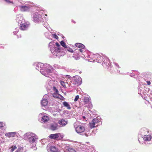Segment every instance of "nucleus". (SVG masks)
Returning <instances> with one entry per match:
<instances>
[{"label":"nucleus","mask_w":152,"mask_h":152,"mask_svg":"<svg viewBox=\"0 0 152 152\" xmlns=\"http://www.w3.org/2000/svg\"><path fill=\"white\" fill-rule=\"evenodd\" d=\"M33 65L36 69L38 71L40 70L41 73L46 77L51 76L53 71V67L48 64L35 63Z\"/></svg>","instance_id":"f257e3e1"},{"label":"nucleus","mask_w":152,"mask_h":152,"mask_svg":"<svg viewBox=\"0 0 152 152\" xmlns=\"http://www.w3.org/2000/svg\"><path fill=\"white\" fill-rule=\"evenodd\" d=\"M56 45L57 47H55L53 42H51L49 44V47L50 50L53 55L58 56H61L66 54V50L61 47L58 42L56 43Z\"/></svg>","instance_id":"f03ea898"},{"label":"nucleus","mask_w":152,"mask_h":152,"mask_svg":"<svg viewBox=\"0 0 152 152\" xmlns=\"http://www.w3.org/2000/svg\"><path fill=\"white\" fill-rule=\"evenodd\" d=\"M24 139L28 140L31 146V148L36 150L37 148L36 147L38 139L37 136L34 133L28 132L25 133L23 136Z\"/></svg>","instance_id":"7ed1b4c3"},{"label":"nucleus","mask_w":152,"mask_h":152,"mask_svg":"<svg viewBox=\"0 0 152 152\" xmlns=\"http://www.w3.org/2000/svg\"><path fill=\"white\" fill-rule=\"evenodd\" d=\"M16 20V22L18 23V25L20 26L19 28L20 30H25L27 29L29 25V23L25 20L21 14L17 15Z\"/></svg>","instance_id":"20e7f679"},{"label":"nucleus","mask_w":152,"mask_h":152,"mask_svg":"<svg viewBox=\"0 0 152 152\" xmlns=\"http://www.w3.org/2000/svg\"><path fill=\"white\" fill-rule=\"evenodd\" d=\"M78 122H75L74 124V126L76 132L78 134L81 135H85L86 136H88L87 134L86 133L85 131L84 127L81 125H78Z\"/></svg>","instance_id":"39448f33"},{"label":"nucleus","mask_w":152,"mask_h":152,"mask_svg":"<svg viewBox=\"0 0 152 152\" xmlns=\"http://www.w3.org/2000/svg\"><path fill=\"white\" fill-rule=\"evenodd\" d=\"M32 20L35 23H38L42 21V16L37 12L33 13L31 15Z\"/></svg>","instance_id":"423d86ee"},{"label":"nucleus","mask_w":152,"mask_h":152,"mask_svg":"<svg viewBox=\"0 0 152 152\" xmlns=\"http://www.w3.org/2000/svg\"><path fill=\"white\" fill-rule=\"evenodd\" d=\"M39 119L41 123H46L49 120V117L44 113H40L39 115Z\"/></svg>","instance_id":"0eeeda50"},{"label":"nucleus","mask_w":152,"mask_h":152,"mask_svg":"<svg viewBox=\"0 0 152 152\" xmlns=\"http://www.w3.org/2000/svg\"><path fill=\"white\" fill-rule=\"evenodd\" d=\"M82 79L79 76L76 75L72 77V82L75 85H80L82 83Z\"/></svg>","instance_id":"6e6552de"},{"label":"nucleus","mask_w":152,"mask_h":152,"mask_svg":"<svg viewBox=\"0 0 152 152\" xmlns=\"http://www.w3.org/2000/svg\"><path fill=\"white\" fill-rule=\"evenodd\" d=\"M49 98V96L47 94H45L43 96L41 102V107H42L46 108L48 107V99Z\"/></svg>","instance_id":"1a4fd4ad"},{"label":"nucleus","mask_w":152,"mask_h":152,"mask_svg":"<svg viewBox=\"0 0 152 152\" xmlns=\"http://www.w3.org/2000/svg\"><path fill=\"white\" fill-rule=\"evenodd\" d=\"M47 148L48 152H60L58 148L54 146L51 145L50 144H48Z\"/></svg>","instance_id":"9d476101"},{"label":"nucleus","mask_w":152,"mask_h":152,"mask_svg":"<svg viewBox=\"0 0 152 152\" xmlns=\"http://www.w3.org/2000/svg\"><path fill=\"white\" fill-rule=\"evenodd\" d=\"M147 88L143 87V85H140L138 87V93L141 95V93L145 95L147 91Z\"/></svg>","instance_id":"9b49d317"},{"label":"nucleus","mask_w":152,"mask_h":152,"mask_svg":"<svg viewBox=\"0 0 152 152\" xmlns=\"http://www.w3.org/2000/svg\"><path fill=\"white\" fill-rule=\"evenodd\" d=\"M19 7L20 10L21 11L24 12L29 11L30 9L32 6L31 5L25 4L23 5L19 6Z\"/></svg>","instance_id":"f8f14e48"},{"label":"nucleus","mask_w":152,"mask_h":152,"mask_svg":"<svg viewBox=\"0 0 152 152\" xmlns=\"http://www.w3.org/2000/svg\"><path fill=\"white\" fill-rule=\"evenodd\" d=\"M149 131L148 129L145 128H142L139 133V137H142L144 136V135H147L148 134Z\"/></svg>","instance_id":"ddd939ff"},{"label":"nucleus","mask_w":152,"mask_h":152,"mask_svg":"<svg viewBox=\"0 0 152 152\" xmlns=\"http://www.w3.org/2000/svg\"><path fill=\"white\" fill-rule=\"evenodd\" d=\"M103 64H104L107 67L111 66L110 63L109 58L105 56H103Z\"/></svg>","instance_id":"4468645a"},{"label":"nucleus","mask_w":152,"mask_h":152,"mask_svg":"<svg viewBox=\"0 0 152 152\" xmlns=\"http://www.w3.org/2000/svg\"><path fill=\"white\" fill-rule=\"evenodd\" d=\"M84 101L85 103L88 104V108H91L92 107V105L91 103V99L88 97H85L84 98Z\"/></svg>","instance_id":"2eb2a0df"},{"label":"nucleus","mask_w":152,"mask_h":152,"mask_svg":"<svg viewBox=\"0 0 152 152\" xmlns=\"http://www.w3.org/2000/svg\"><path fill=\"white\" fill-rule=\"evenodd\" d=\"M58 128V124L56 123L51 124L50 125V129L53 131L56 130Z\"/></svg>","instance_id":"dca6fc26"},{"label":"nucleus","mask_w":152,"mask_h":152,"mask_svg":"<svg viewBox=\"0 0 152 152\" xmlns=\"http://www.w3.org/2000/svg\"><path fill=\"white\" fill-rule=\"evenodd\" d=\"M144 135L142 137L143 138V140L146 141H149L151 140L152 137L150 134H148L147 135Z\"/></svg>","instance_id":"f3484780"},{"label":"nucleus","mask_w":152,"mask_h":152,"mask_svg":"<svg viewBox=\"0 0 152 152\" xmlns=\"http://www.w3.org/2000/svg\"><path fill=\"white\" fill-rule=\"evenodd\" d=\"M89 58H94V60L93 61H96L97 60V58H101L100 55L98 54H91L90 56H88Z\"/></svg>","instance_id":"a211bd4d"},{"label":"nucleus","mask_w":152,"mask_h":152,"mask_svg":"<svg viewBox=\"0 0 152 152\" xmlns=\"http://www.w3.org/2000/svg\"><path fill=\"white\" fill-rule=\"evenodd\" d=\"M68 123L67 120H66L64 119H61L58 121V123L61 125L65 126Z\"/></svg>","instance_id":"6ab92c4d"},{"label":"nucleus","mask_w":152,"mask_h":152,"mask_svg":"<svg viewBox=\"0 0 152 152\" xmlns=\"http://www.w3.org/2000/svg\"><path fill=\"white\" fill-rule=\"evenodd\" d=\"M60 135V133L51 134L49 135V137L50 139H56L58 138Z\"/></svg>","instance_id":"aec40b11"},{"label":"nucleus","mask_w":152,"mask_h":152,"mask_svg":"<svg viewBox=\"0 0 152 152\" xmlns=\"http://www.w3.org/2000/svg\"><path fill=\"white\" fill-rule=\"evenodd\" d=\"M17 133L16 132H9L5 134V135L8 137H14Z\"/></svg>","instance_id":"412c9836"},{"label":"nucleus","mask_w":152,"mask_h":152,"mask_svg":"<svg viewBox=\"0 0 152 152\" xmlns=\"http://www.w3.org/2000/svg\"><path fill=\"white\" fill-rule=\"evenodd\" d=\"M63 104L64 107L66 108L67 109L70 110L71 109V107H70V105L68 102H64L63 103Z\"/></svg>","instance_id":"4be33fe9"},{"label":"nucleus","mask_w":152,"mask_h":152,"mask_svg":"<svg viewBox=\"0 0 152 152\" xmlns=\"http://www.w3.org/2000/svg\"><path fill=\"white\" fill-rule=\"evenodd\" d=\"M98 125L96 124L92 120L89 123V127L91 129L96 127Z\"/></svg>","instance_id":"5701e85b"},{"label":"nucleus","mask_w":152,"mask_h":152,"mask_svg":"<svg viewBox=\"0 0 152 152\" xmlns=\"http://www.w3.org/2000/svg\"><path fill=\"white\" fill-rule=\"evenodd\" d=\"M75 45L76 47L79 48L84 49L85 47V46L83 44L80 43H76Z\"/></svg>","instance_id":"b1692460"},{"label":"nucleus","mask_w":152,"mask_h":152,"mask_svg":"<svg viewBox=\"0 0 152 152\" xmlns=\"http://www.w3.org/2000/svg\"><path fill=\"white\" fill-rule=\"evenodd\" d=\"M53 97H56V98H60L61 100H64V98L62 96L57 94H53Z\"/></svg>","instance_id":"393cba45"},{"label":"nucleus","mask_w":152,"mask_h":152,"mask_svg":"<svg viewBox=\"0 0 152 152\" xmlns=\"http://www.w3.org/2000/svg\"><path fill=\"white\" fill-rule=\"evenodd\" d=\"M101 58H97L96 61L99 63H102L103 64V56H100Z\"/></svg>","instance_id":"a878e982"},{"label":"nucleus","mask_w":152,"mask_h":152,"mask_svg":"<svg viewBox=\"0 0 152 152\" xmlns=\"http://www.w3.org/2000/svg\"><path fill=\"white\" fill-rule=\"evenodd\" d=\"M64 50H66V53L67 52V51H68L69 52L71 53H73V51L72 49L70 48L69 47L67 46L66 47V48H64Z\"/></svg>","instance_id":"bb28decb"},{"label":"nucleus","mask_w":152,"mask_h":152,"mask_svg":"<svg viewBox=\"0 0 152 152\" xmlns=\"http://www.w3.org/2000/svg\"><path fill=\"white\" fill-rule=\"evenodd\" d=\"M0 129H1L4 130H5L6 129L5 124H4L2 122H0Z\"/></svg>","instance_id":"cd10ccee"},{"label":"nucleus","mask_w":152,"mask_h":152,"mask_svg":"<svg viewBox=\"0 0 152 152\" xmlns=\"http://www.w3.org/2000/svg\"><path fill=\"white\" fill-rule=\"evenodd\" d=\"M92 121L96 125H98L100 122L99 119L98 118L93 119Z\"/></svg>","instance_id":"c85d7f7f"},{"label":"nucleus","mask_w":152,"mask_h":152,"mask_svg":"<svg viewBox=\"0 0 152 152\" xmlns=\"http://www.w3.org/2000/svg\"><path fill=\"white\" fill-rule=\"evenodd\" d=\"M61 45L64 48H65L67 46L66 45L65 42L63 41H61L60 42Z\"/></svg>","instance_id":"c756f323"},{"label":"nucleus","mask_w":152,"mask_h":152,"mask_svg":"<svg viewBox=\"0 0 152 152\" xmlns=\"http://www.w3.org/2000/svg\"><path fill=\"white\" fill-rule=\"evenodd\" d=\"M42 25H43L46 28L48 29L49 26L48 24L47 23L46 21H43L42 22Z\"/></svg>","instance_id":"7c9ffc66"},{"label":"nucleus","mask_w":152,"mask_h":152,"mask_svg":"<svg viewBox=\"0 0 152 152\" xmlns=\"http://www.w3.org/2000/svg\"><path fill=\"white\" fill-rule=\"evenodd\" d=\"M113 64H114V66L115 67L116 69L117 70V71L118 73H120V71H118V69L119 68V67L118 64L115 62H114Z\"/></svg>","instance_id":"2f4dec72"},{"label":"nucleus","mask_w":152,"mask_h":152,"mask_svg":"<svg viewBox=\"0 0 152 152\" xmlns=\"http://www.w3.org/2000/svg\"><path fill=\"white\" fill-rule=\"evenodd\" d=\"M132 74L131 73V74H130V76L131 77H134V78H135V76L134 75V74H135V73H136V74H138V72H137L136 71H133V72H134H134H133L132 71Z\"/></svg>","instance_id":"473e14b6"},{"label":"nucleus","mask_w":152,"mask_h":152,"mask_svg":"<svg viewBox=\"0 0 152 152\" xmlns=\"http://www.w3.org/2000/svg\"><path fill=\"white\" fill-rule=\"evenodd\" d=\"M17 148V147L16 145L12 146L11 147V149L10 151V152H13Z\"/></svg>","instance_id":"72a5a7b5"},{"label":"nucleus","mask_w":152,"mask_h":152,"mask_svg":"<svg viewBox=\"0 0 152 152\" xmlns=\"http://www.w3.org/2000/svg\"><path fill=\"white\" fill-rule=\"evenodd\" d=\"M60 83L61 86H62L64 88L66 87L65 83L64 81L62 80H60Z\"/></svg>","instance_id":"f704fd0d"},{"label":"nucleus","mask_w":152,"mask_h":152,"mask_svg":"<svg viewBox=\"0 0 152 152\" xmlns=\"http://www.w3.org/2000/svg\"><path fill=\"white\" fill-rule=\"evenodd\" d=\"M23 149L22 147H19L17 149L15 152H22V151Z\"/></svg>","instance_id":"c9c22d12"},{"label":"nucleus","mask_w":152,"mask_h":152,"mask_svg":"<svg viewBox=\"0 0 152 152\" xmlns=\"http://www.w3.org/2000/svg\"><path fill=\"white\" fill-rule=\"evenodd\" d=\"M47 140L45 139H42L41 140V143L42 144L44 145L46 142Z\"/></svg>","instance_id":"e433bc0d"},{"label":"nucleus","mask_w":152,"mask_h":152,"mask_svg":"<svg viewBox=\"0 0 152 152\" xmlns=\"http://www.w3.org/2000/svg\"><path fill=\"white\" fill-rule=\"evenodd\" d=\"M8 4H13V3L12 1H10V0H4Z\"/></svg>","instance_id":"4c0bfd02"},{"label":"nucleus","mask_w":152,"mask_h":152,"mask_svg":"<svg viewBox=\"0 0 152 152\" xmlns=\"http://www.w3.org/2000/svg\"><path fill=\"white\" fill-rule=\"evenodd\" d=\"M19 28H16L15 29V31H14L13 34L14 35L16 34L18 31Z\"/></svg>","instance_id":"58836bf2"},{"label":"nucleus","mask_w":152,"mask_h":152,"mask_svg":"<svg viewBox=\"0 0 152 152\" xmlns=\"http://www.w3.org/2000/svg\"><path fill=\"white\" fill-rule=\"evenodd\" d=\"M65 148L66 150L68 151V152L69 151V150L70 149H71L72 148H70L69 146H66H66L65 147Z\"/></svg>","instance_id":"ea45409f"},{"label":"nucleus","mask_w":152,"mask_h":152,"mask_svg":"<svg viewBox=\"0 0 152 152\" xmlns=\"http://www.w3.org/2000/svg\"><path fill=\"white\" fill-rule=\"evenodd\" d=\"M52 35L53 37L55 38L56 39H58V37L56 34H52Z\"/></svg>","instance_id":"a19ab883"},{"label":"nucleus","mask_w":152,"mask_h":152,"mask_svg":"<svg viewBox=\"0 0 152 152\" xmlns=\"http://www.w3.org/2000/svg\"><path fill=\"white\" fill-rule=\"evenodd\" d=\"M79 98V96L77 95L75 97L74 101L75 102L77 101Z\"/></svg>","instance_id":"79ce46f5"},{"label":"nucleus","mask_w":152,"mask_h":152,"mask_svg":"<svg viewBox=\"0 0 152 152\" xmlns=\"http://www.w3.org/2000/svg\"><path fill=\"white\" fill-rule=\"evenodd\" d=\"M54 67L56 68H59L60 67V66L58 65L55 64L54 65Z\"/></svg>","instance_id":"37998d69"},{"label":"nucleus","mask_w":152,"mask_h":152,"mask_svg":"<svg viewBox=\"0 0 152 152\" xmlns=\"http://www.w3.org/2000/svg\"><path fill=\"white\" fill-rule=\"evenodd\" d=\"M69 152H76V151L73 149L72 148L69 150Z\"/></svg>","instance_id":"c03bdc74"},{"label":"nucleus","mask_w":152,"mask_h":152,"mask_svg":"<svg viewBox=\"0 0 152 152\" xmlns=\"http://www.w3.org/2000/svg\"><path fill=\"white\" fill-rule=\"evenodd\" d=\"M66 77H67L69 79H70L72 78L71 76L69 75H66Z\"/></svg>","instance_id":"a18cd8bd"},{"label":"nucleus","mask_w":152,"mask_h":152,"mask_svg":"<svg viewBox=\"0 0 152 152\" xmlns=\"http://www.w3.org/2000/svg\"><path fill=\"white\" fill-rule=\"evenodd\" d=\"M48 35V33H45V35L46 37H47L48 39H49V37H50L49 36H48V37H47L46 36H47V35Z\"/></svg>","instance_id":"49530a36"},{"label":"nucleus","mask_w":152,"mask_h":152,"mask_svg":"<svg viewBox=\"0 0 152 152\" xmlns=\"http://www.w3.org/2000/svg\"><path fill=\"white\" fill-rule=\"evenodd\" d=\"M83 48H80L79 50L81 52H83V50H82Z\"/></svg>","instance_id":"de8ad7c7"},{"label":"nucleus","mask_w":152,"mask_h":152,"mask_svg":"<svg viewBox=\"0 0 152 152\" xmlns=\"http://www.w3.org/2000/svg\"><path fill=\"white\" fill-rule=\"evenodd\" d=\"M75 58L76 60H79L80 58V57H75Z\"/></svg>","instance_id":"09e8293b"},{"label":"nucleus","mask_w":152,"mask_h":152,"mask_svg":"<svg viewBox=\"0 0 152 152\" xmlns=\"http://www.w3.org/2000/svg\"><path fill=\"white\" fill-rule=\"evenodd\" d=\"M147 83L148 85H149L151 84V82L150 81H147Z\"/></svg>","instance_id":"8fccbe9b"},{"label":"nucleus","mask_w":152,"mask_h":152,"mask_svg":"<svg viewBox=\"0 0 152 152\" xmlns=\"http://www.w3.org/2000/svg\"><path fill=\"white\" fill-rule=\"evenodd\" d=\"M138 141L140 143V144H143V143H142V142H140L139 138L138 139Z\"/></svg>","instance_id":"3c124183"},{"label":"nucleus","mask_w":152,"mask_h":152,"mask_svg":"<svg viewBox=\"0 0 152 152\" xmlns=\"http://www.w3.org/2000/svg\"><path fill=\"white\" fill-rule=\"evenodd\" d=\"M83 119H85L86 118V117L85 116H83Z\"/></svg>","instance_id":"603ef678"},{"label":"nucleus","mask_w":152,"mask_h":152,"mask_svg":"<svg viewBox=\"0 0 152 152\" xmlns=\"http://www.w3.org/2000/svg\"><path fill=\"white\" fill-rule=\"evenodd\" d=\"M72 22H73L74 23H75V21H73Z\"/></svg>","instance_id":"864d4df0"},{"label":"nucleus","mask_w":152,"mask_h":152,"mask_svg":"<svg viewBox=\"0 0 152 152\" xmlns=\"http://www.w3.org/2000/svg\"><path fill=\"white\" fill-rule=\"evenodd\" d=\"M79 73H81V71H80V72H79Z\"/></svg>","instance_id":"5fc2aeb1"},{"label":"nucleus","mask_w":152,"mask_h":152,"mask_svg":"<svg viewBox=\"0 0 152 152\" xmlns=\"http://www.w3.org/2000/svg\"><path fill=\"white\" fill-rule=\"evenodd\" d=\"M151 108H152V106H151Z\"/></svg>","instance_id":"6e6d98bb"},{"label":"nucleus","mask_w":152,"mask_h":152,"mask_svg":"<svg viewBox=\"0 0 152 152\" xmlns=\"http://www.w3.org/2000/svg\"><path fill=\"white\" fill-rule=\"evenodd\" d=\"M57 91H58V90L56 89Z\"/></svg>","instance_id":"4d7b16f0"}]
</instances>
